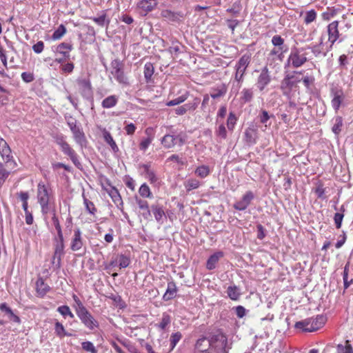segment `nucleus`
<instances>
[{
    "instance_id": "f257e3e1",
    "label": "nucleus",
    "mask_w": 353,
    "mask_h": 353,
    "mask_svg": "<svg viewBox=\"0 0 353 353\" xmlns=\"http://www.w3.org/2000/svg\"><path fill=\"white\" fill-rule=\"evenodd\" d=\"M228 339L221 332H209L201 336L196 341L194 353H212L218 348L227 346Z\"/></svg>"
},
{
    "instance_id": "f03ea898",
    "label": "nucleus",
    "mask_w": 353,
    "mask_h": 353,
    "mask_svg": "<svg viewBox=\"0 0 353 353\" xmlns=\"http://www.w3.org/2000/svg\"><path fill=\"white\" fill-rule=\"evenodd\" d=\"M325 321V316L323 315H317L315 318L311 317L297 321L294 327L298 329H302L303 332H312L323 327Z\"/></svg>"
},
{
    "instance_id": "7ed1b4c3",
    "label": "nucleus",
    "mask_w": 353,
    "mask_h": 353,
    "mask_svg": "<svg viewBox=\"0 0 353 353\" xmlns=\"http://www.w3.org/2000/svg\"><path fill=\"white\" fill-rule=\"evenodd\" d=\"M55 143L61 147L63 153L68 156L74 165L79 170H82V165L78 159V155L76 152L65 141L63 134H56L54 136Z\"/></svg>"
},
{
    "instance_id": "20e7f679",
    "label": "nucleus",
    "mask_w": 353,
    "mask_h": 353,
    "mask_svg": "<svg viewBox=\"0 0 353 353\" xmlns=\"http://www.w3.org/2000/svg\"><path fill=\"white\" fill-rule=\"evenodd\" d=\"M65 119L71 132H72L75 142L81 148L86 147L88 141L85 135L80 126L77 125V120L71 116L65 117Z\"/></svg>"
},
{
    "instance_id": "39448f33",
    "label": "nucleus",
    "mask_w": 353,
    "mask_h": 353,
    "mask_svg": "<svg viewBox=\"0 0 353 353\" xmlns=\"http://www.w3.org/2000/svg\"><path fill=\"white\" fill-rule=\"evenodd\" d=\"M304 50L305 48H297L294 47L292 48L285 67L290 64L295 68L302 66L307 61L306 53H302Z\"/></svg>"
},
{
    "instance_id": "423d86ee",
    "label": "nucleus",
    "mask_w": 353,
    "mask_h": 353,
    "mask_svg": "<svg viewBox=\"0 0 353 353\" xmlns=\"http://www.w3.org/2000/svg\"><path fill=\"white\" fill-rule=\"evenodd\" d=\"M76 313L81 323L88 330L93 331L99 327V322L94 318L85 307H81L79 310H76Z\"/></svg>"
},
{
    "instance_id": "0eeeda50",
    "label": "nucleus",
    "mask_w": 353,
    "mask_h": 353,
    "mask_svg": "<svg viewBox=\"0 0 353 353\" xmlns=\"http://www.w3.org/2000/svg\"><path fill=\"white\" fill-rule=\"evenodd\" d=\"M73 46L72 44L63 42L59 44L54 52L57 55L60 57H57L54 60L55 62L62 64L70 59V52L72 50Z\"/></svg>"
},
{
    "instance_id": "6e6552de",
    "label": "nucleus",
    "mask_w": 353,
    "mask_h": 353,
    "mask_svg": "<svg viewBox=\"0 0 353 353\" xmlns=\"http://www.w3.org/2000/svg\"><path fill=\"white\" fill-rule=\"evenodd\" d=\"M110 65L112 69L111 74L117 81L120 83L128 84V79L124 74L123 61L119 59H115L112 61Z\"/></svg>"
},
{
    "instance_id": "1a4fd4ad",
    "label": "nucleus",
    "mask_w": 353,
    "mask_h": 353,
    "mask_svg": "<svg viewBox=\"0 0 353 353\" xmlns=\"http://www.w3.org/2000/svg\"><path fill=\"white\" fill-rule=\"evenodd\" d=\"M341 27H339V22L334 21L330 23L327 26L328 41L333 45L338 39L341 42L345 37L341 32Z\"/></svg>"
},
{
    "instance_id": "9d476101",
    "label": "nucleus",
    "mask_w": 353,
    "mask_h": 353,
    "mask_svg": "<svg viewBox=\"0 0 353 353\" xmlns=\"http://www.w3.org/2000/svg\"><path fill=\"white\" fill-rule=\"evenodd\" d=\"M251 61V54H243L237 62L235 68L236 70L235 74V79L237 81L243 80V75L245 72L246 68L249 65Z\"/></svg>"
},
{
    "instance_id": "9b49d317",
    "label": "nucleus",
    "mask_w": 353,
    "mask_h": 353,
    "mask_svg": "<svg viewBox=\"0 0 353 353\" xmlns=\"http://www.w3.org/2000/svg\"><path fill=\"white\" fill-rule=\"evenodd\" d=\"M77 83L79 86L81 96L87 100L93 101V92L90 80L89 79H78Z\"/></svg>"
},
{
    "instance_id": "f8f14e48",
    "label": "nucleus",
    "mask_w": 353,
    "mask_h": 353,
    "mask_svg": "<svg viewBox=\"0 0 353 353\" xmlns=\"http://www.w3.org/2000/svg\"><path fill=\"white\" fill-rule=\"evenodd\" d=\"M330 94L332 97V106L337 112L345 99L343 91L341 88L334 87L331 88Z\"/></svg>"
},
{
    "instance_id": "ddd939ff",
    "label": "nucleus",
    "mask_w": 353,
    "mask_h": 353,
    "mask_svg": "<svg viewBox=\"0 0 353 353\" xmlns=\"http://www.w3.org/2000/svg\"><path fill=\"white\" fill-rule=\"evenodd\" d=\"M301 80L295 78L293 74H286L281 82V89L284 95H288L296 84Z\"/></svg>"
},
{
    "instance_id": "4468645a",
    "label": "nucleus",
    "mask_w": 353,
    "mask_h": 353,
    "mask_svg": "<svg viewBox=\"0 0 353 353\" xmlns=\"http://www.w3.org/2000/svg\"><path fill=\"white\" fill-rule=\"evenodd\" d=\"M254 199V194L252 191H247L242 196L241 199L233 204V208L239 211H244L250 205Z\"/></svg>"
},
{
    "instance_id": "2eb2a0df",
    "label": "nucleus",
    "mask_w": 353,
    "mask_h": 353,
    "mask_svg": "<svg viewBox=\"0 0 353 353\" xmlns=\"http://www.w3.org/2000/svg\"><path fill=\"white\" fill-rule=\"evenodd\" d=\"M270 81L271 77L270 75L269 69L267 66H265L262 68L261 74L258 77L256 86L260 91H263Z\"/></svg>"
},
{
    "instance_id": "dca6fc26",
    "label": "nucleus",
    "mask_w": 353,
    "mask_h": 353,
    "mask_svg": "<svg viewBox=\"0 0 353 353\" xmlns=\"http://www.w3.org/2000/svg\"><path fill=\"white\" fill-rule=\"evenodd\" d=\"M161 16L170 22H180L183 19L185 14L181 11L174 12L171 10L165 9L161 12Z\"/></svg>"
},
{
    "instance_id": "f3484780",
    "label": "nucleus",
    "mask_w": 353,
    "mask_h": 353,
    "mask_svg": "<svg viewBox=\"0 0 353 353\" xmlns=\"http://www.w3.org/2000/svg\"><path fill=\"white\" fill-rule=\"evenodd\" d=\"M244 140L245 143L249 145H254L256 143L257 139V128L254 124H251L244 132Z\"/></svg>"
},
{
    "instance_id": "a211bd4d",
    "label": "nucleus",
    "mask_w": 353,
    "mask_h": 353,
    "mask_svg": "<svg viewBox=\"0 0 353 353\" xmlns=\"http://www.w3.org/2000/svg\"><path fill=\"white\" fill-rule=\"evenodd\" d=\"M83 245V241L81 236V232L79 228H77L74 231V235L70 243V249L77 252L80 250Z\"/></svg>"
},
{
    "instance_id": "6ab92c4d",
    "label": "nucleus",
    "mask_w": 353,
    "mask_h": 353,
    "mask_svg": "<svg viewBox=\"0 0 353 353\" xmlns=\"http://www.w3.org/2000/svg\"><path fill=\"white\" fill-rule=\"evenodd\" d=\"M107 185L110 187V189H105L109 196L112 198V201L117 206L121 209L123 206V201L118 190L113 185H111L109 181H107Z\"/></svg>"
},
{
    "instance_id": "aec40b11",
    "label": "nucleus",
    "mask_w": 353,
    "mask_h": 353,
    "mask_svg": "<svg viewBox=\"0 0 353 353\" xmlns=\"http://www.w3.org/2000/svg\"><path fill=\"white\" fill-rule=\"evenodd\" d=\"M54 254L56 255H64V237L63 234H57L53 238Z\"/></svg>"
},
{
    "instance_id": "412c9836",
    "label": "nucleus",
    "mask_w": 353,
    "mask_h": 353,
    "mask_svg": "<svg viewBox=\"0 0 353 353\" xmlns=\"http://www.w3.org/2000/svg\"><path fill=\"white\" fill-rule=\"evenodd\" d=\"M0 310L7 315L8 319L15 323L21 324V320L20 317L15 314L10 307L6 303H1L0 304Z\"/></svg>"
},
{
    "instance_id": "4be33fe9",
    "label": "nucleus",
    "mask_w": 353,
    "mask_h": 353,
    "mask_svg": "<svg viewBox=\"0 0 353 353\" xmlns=\"http://www.w3.org/2000/svg\"><path fill=\"white\" fill-rule=\"evenodd\" d=\"M37 199L39 203H50V195L49 191L43 183L38 184Z\"/></svg>"
},
{
    "instance_id": "5701e85b",
    "label": "nucleus",
    "mask_w": 353,
    "mask_h": 353,
    "mask_svg": "<svg viewBox=\"0 0 353 353\" xmlns=\"http://www.w3.org/2000/svg\"><path fill=\"white\" fill-rule=\"evenodd\" d=\"M0 154L7 163L12 159L11 149L6 141L2 138L0 139Z\"/></svg>"
},
{
    "instance_id": "b1692460",
    "label": "nucleus",
    "mask_w": 353,
    "mask_h": 353,
    "mask_svg": "<svg viewBox=\"0 0 353 353\" xmlns=\"http://www.w3.org/2000/svg\"><path fill=\"white\" fill-rule=\"evenodd\" d=\"M178 289L176 288L175 282L173 281L168 283V287L165 294L163 296V299L165 301H168L173 299L176 296Z\"/></svg>"
},
{
    "instance_id": "393cba45",
    "label": "nucleus",
    "mask_w": 353,
    "mask_h": 353,
    "mask_svg": "<svg viewBox=\"0 0 353 353\" xmlns=\"http://www.w3.org/2000/svg\"><path fill=\"white\" fill-rule=\"evenodd\" d=\"M223 256L224 253L222 251H219L212 254L207 261L206 268L209 270H214L219 260L223 257Z\"/></svg>"
},
{
    "instance_id": "a878e982",
    "label": "nucleus",
    "mask_w": 353,
    "mask_h": 353,
    "mask_svg": "<svg viewBox=\"0 0 353 353\" xmlns=\"http://www.w3.org/2000/svg\"><path fill=\"white\" fill-rule=\"evenodd\" d=\"M272 43L281 51V53L279 54V57L283 52L288 50L287 46L284 44V39L279 34L273 36L272 38Z\"/></svg>"
},
{
    "instance_id": "bb28decb",
    "label": "nucleus",
    "mask_w": 353,
    "mask_h": 353,
    "mask_svg": "<svg viewBox=\"0 0 353 353\" xmlns=\"http://www.w3.org/2000/svg\"><path fill=\"white\" fill-rule=\"evenodd\" d=\"M50 290V286L45 283L43 279L40 277L36 282V290L40 297L44 296Z\"/></svg>"
},
{
    "instance_id": "cd10ccee",
    "label": "nucleus",
    "mask_w": 353,
    "mask_h": 353,
    "mask_svg": "<svg viewBox=\"0 0 353 353\" xmlns=\"http://www.w3.org/2000/svg\"><path fill=\"white\" fill-rule=\"evenodd\" d=\"M150 163L139 165V167L143 169L145 178H147L151 183H154L157 181V177L154 172L150 169Z\"/></svg>"
},
{
    "instance_id": "c85d7f7f",
    "label": "nucleus",
    "mask_w": 353,
    "mask_h": 353,
    "mask_svg": "<svg viewBox=\"0 0 353 353\" xmlns=\"http://www.w3.org/2000/svg\"><path fill=\"white\" fill-rule=\"evenodd\" d=\"M157 6V0H142L138 3V7L145 12L152 11Z\"/></svg>"
},
{
    "instance_id": "c756f323",
    "label": "nucleus",
    "mask_w": 353,
    "mask_h": 353,
    "mask_svg": "<svg viewBox=\"0 0 353 353\" xmlns=\"http://www.w3.org/2000/svg\"><path fill=\"white\" fill-rule=\"evenodd\" d=\"M161 144L165 148H173L177 142L175 141V135L167 134L161 140Z\"/></svg>"
},
{
    "instance_id": "7c9ffc66",
    "label": "nucleus",
    "mask_w": 353,
    "mask_h": 353,
    "mask_svg": "<svg viewBox=\"0 0 353 353\" xmlns=\"http://www.w3.org/2000/svg\"><path fill=\"white\" fill-rule=\"evenodd\" d=\"M103 135L104 141L110 146L112 151L114 153H117L119 151V150L116 142L114 141L111 134L108 131L105 130L103 132Z\"/></svg>"
},
{
    "instance_id": "2f4dec72",
    "label": "nucleus",
    "mask_w": 353,
    "mask_h": 353,
    "mask_svg": "<svg viewBox=\"0 0 353 353\" xmlns=\"http://www.w3.org/2000/svg\"><path fill=\"white\" fill-rule=\"evenodd\" d=\"M323 45L322 42L313 46H307L305 48V50H311L312 52L316 57H320L321 55H323V57L326 56L327 52H323Z\"/></svg>"
},
{
    "instance_id": "473e14b6",
    "label": "nucleus",
    "mask_w": 353,
    "mask_h": 353,
    "mask_svg": "<svg viewBox=\"0 0 353 353\" xmlns=\"http://www.w3.org/2000/svg\"><path fill=\"white\" fill-rule=\"evenodd\" d=\"M119 100V97L116 95H110L105 98L101 103V105L103 108H111L114 107Z\"/></svg>"
},
{
    "instance_id": "72a5a7b5",
    "label": "nucleus",
    "mask_w": 353,
    "mask_h": 353,
    "mask_svg": "<svg viewBox=\"0 0 353 353\" xmlns=\"http://www.w3.org/2000/svg\"><path fill=\"white\" fill-rule=\"evenodd\" d=\"M227 294L229 298L233 301H237L240 298V289L236 285H230L227 289Z\"/></svg>"
},
{
    "instance_id": "f704fd0d",
    "label": "nucleus",
    "mask_w": 353,
    "mask_h": 353,
    "mask_svg": "<svg viewBox=\"0 0 353 353\" xmlns=\"http://www.w3.org/2000/svg\"><path fill=\"white\" fill-rule=\"evenodd\" d=\"M227 92V87L225 84H222L221 86L216 88H212L210 97L215 99L223 97Z\"/></svg>"
},
{
    "instance_id": "c9c22d12",
    "label": "nucleus",
    "mask_w": 353,
    "mask_h": 353,
    "mask_svg": "<svg viewBox=\"0 0 353 353\" xmlns=\"http://www.w3.org/2000/svg\"><path fill=\"white\" fill-rule=\"evenodd\" d=\"M154 72V68L153 64L150 62H147L144 65V78L146 83H150L152 80V77Z\"/></svg>"
},
{
    "instance_id": "e433bc0d",
    "label": "nucleus",
    "mask_w": 353,
    "mask_h": 353,
    "mask_svg": "<svg viewBox=\"0 0 353 353\" xmlns=\"http://www.w3.org/2000/svg\"><path fill=\"white\" fill-rule=\"evenodd\" d=\"M151 210L154 216V218L157 222H160L162 217L165 216V212L163 208L158 204H154L151 205Z\"/></svg>"
},
{
    "instance_id": "4c0bfd02",
    "label": "nucleus",
    "mask_w": 353,
    "mask_h": 353,
    "mask_svg": "<svg viewBox=\"0 0 353 353\" xmlns=\"http://www.w3.org/2000/svg\"><path fill=\"white\" fill-rule=\"evenodd\" d=\"M90 19L101 27H103L105 26L108 27L110 22V19H107V15L105 12H103V14L99 17H90Z\"/></svg>"
},
{
    "instance_id": "58836bf2",
    "label": "nucleus",
    "mask_w": 353,
    "mask_h": 353,
    "mask_svg": "<svg viewBox=\"0 0 353 353\" xmlns=\"http://www.w3.org/2000/svg\"><path fill=\"white\" fill-rule=\"evenodd\" d=\"M336 353H353V347L349 340L345 341V345L338 344Z\"/></svg>"
},
{
    "instance_id": "ea45409f",
    "label": "nucleus",
    "mask_w": 353,
    "mask_h": 353,
    "mask_svg": "<svg viewBox=\"0 0 353 353\" xmlns=\"http://www.w3.org/2000/svg\"><path fill=\"white\" fill-rule=\"evenodd\" d=\"M54 332L56 335L60 338H62L65 336H72L71 334H69L65 332V328L62 323L57 321L54 324Z\"/></svg>"
},
{
    "instance_id": "a19ab883",
    "label": "nucleus",
    "mask_w": 353,
    "mask_h": 353,
    "mask_svg": "<svg viewBox=\"0 0 353 353\" xmlns=\"http://www.w3.org/2000/svg\"><path fill=\"white\" fill-rule=\"evenodd\" d=\"M334 125L332 126V132L336 134V135H338L340 134V132H341L342 130V127H343V117H341V116H336L335 118H334Z\"/></svg>"
},
{
    "instance_id": "79ce46f5",
    "label": "nucleus",
    "mask_w": 353,
    "mask_h": 353,
    "mask_svg": "<svg viewBox=\"0 0 353 353\" xmlns=\"http://www.w3.org/2000/svg\"><path fill=\"white\" fill-rule=\"evenodd\" d=\"M200 183L196 179H189L184 183L186 191L190 192L199 187Z\"/></svg>"
},
{
    "instance_id": "37998d69",
    "label": "nucleus",
    "mask_w": 353,
    "mask_h": 353,
    "mask_svg": "<svg viewBox=\"0 0 353 353\" xmlns=\"http://www.w3.org/2000/svg\"><path fill=\"white\" fill-rule=\"evenodd\" d=\"M66 32V28L64 25L61 24L59 26L57 29L53 32L52 39L53 40L60 39Z\"/></svg>"
},
{
    "instance_id": "c03bdc74",
    "label": "nucleus",
    "mask_w": 353,
    "mask_h": 353,
    "mask_svg": "<svg viewBox=\"0 0 353 353\" xmlns=\"http://www.w3.org/2000/svg\"><path fill=\"white\" fill-rule=\"evenodd\" d=\"M171 323V317L167 313H163L161 322L157 325V327L162 330H164L166 327Z\"/></svg>"
},
{
    "instance_id": "a18cd8bd",
    "label": "nucleus",
    "mask_w": 353,
    "mask_h": 353,
    "mask_svg": "<svg viewBox=\"0 0 353 353\" xmlns=\"http://www.w3.org/2000/svg\"><path fill=\"white\" fill-rule=\"evenodd\" d=\"M139 193L141 196L144 198L151 199L152 197V194L150 191V189L146 183H143L141 185L139 190Z\"/></svg>"
},
{
    "instance_id": "49530a36",
    "label": "nucleus",
    "mask_w": 353,
    "mask_h": 353,
    "mask_svg": "<svg viewBox=\"0 0 353 353\" xmlns=\"http://www.w3.org/2000/svg\"><path fill=\"white\" fill-rule=\"evenodd\" d=\"M182 339V334L180 332L172 333L170 338V349L172 350Z\"/></svg>"
},
{
    "instance_id": "de8ad7c7",
    "label": "nucleus",
    "mask_w": 353,
    "mask_h": 353,
    "mask_svg": "<svg viewBox=\"0 0 353 353\" xmlns=\"http://www.w3.org/2000/svg\"><path fill=\"white\" fill-rule=\"evenodd\" d=\"M271 117H274V115H270L267 110L263 109L261 110L260 113L258 116L260 123L265 124L266 127L268 126L266 123Z\"/></svg>"
},
{
    "instance_id": "09e8293b",
    "label": "nucleus",
    "mask_w": 353,
    "mask_h": 353,
    "mask_svg": "<svg viewBox=\"0 0 353 353\" xmlns=\"http://www.w3.org/2000/svg\"><path fill=\"white\" fill-rule=\"evenodd\" d=\"M52 221L53 225H54V228H55V229H56V230L57 232V234H63L61 226L60 225L59 219L57 216L56 210H55L54 208L52 209Z\"/></svg>"
},
{
    "instance_id": "8fccbe9b",
    "label": "nucleus",
    "mask_w": 353,
    "mask_h": 353,
    "mask_svg": "<svg viewBox=\"0 0 353 353\" xmlns=\"http://www.w3.org/2000/svg\"><path fill=\"white\" fill-rule=\"evenodd\" d=\"M9 175L10 172L4 168L2 163H0V188L2 187Z\"/></svg>"
},
{
    "instance_id": "3c124183",
    "label": "nucleus",
    "mask_w": 353,
    "mask_h": 353,
    "mask_svg": "<svg viewBox=\"0 0 353 353\" xmlns=\"http://www.w3.org/2000/svg\"><path fill=\"white\" fill-rule=\"evenodd\" d=\"M83 203L88 213L94 215L97 211L94 204L85 196H83Z\"/></svg>"
},
{
    "instance_id": "603ef678",
    "label": "nucleus",
    "mask_w": 353,
    "mask_h": 353,
    "mask_svg": "<svg viewBox=\"0 0 353 353\" xmlns=\"http://www.w3.org/2000/svg\"><path fill=\"white\" fill-rule=\"evenodd\" d=\"M81 347L82 349L85 352L90 353H98V351L94 347V344L90 341L82 342Z\"/></svg>"
},
{
    "instance_id": "864d4df0",
    "label": "nucleus",
    "mask_w": 353,
    "mask_h": 353,
    "mask_svg": "<svg viewBox=\"0 0 353 353\" xmlns=\"http://www.w3.org/2000/svg\"><path fill=\"white\" fill-rule=\"evenodd\" d=\"M188 99V93L185 94H183L174 99L170 100L167 102L166 105L168 106H174L179 105L183 102H184Z\"/></svg>"
},
{
    "instance_id": "5fc2aeb1",
    "label": "nucleus",
    "mask_w": 353,
    "mask_h": 353,
    "mask_svg": "<svg viewBox=\"0 0 353 353\" xmlns=\"http://www.w3.org/2000/svg\"><path fill=\"white\" fill-rule=\"evenodd\" d=\"M57 311L65 318L67 316H69L70 318H74V314H72L70 307L68 305L59 306L57 308Z\"/></svg>"
},
{
    "instance_id": "6e6d98bb",
    "label": "nucleus",
    "mask_w": 353,
    "mask_h": 353,
    "mask_svg": "<svg viewBox=\"0 0 353 353\" xmlns=\"http://www.w3.org/2000/svg\"><path fill=\"white\" fill-rule=\"evenodd\" d=\"M195 173L200 177L201 178H205L206 177L209 173H210V170H209V168L208 166H206V165H201V166H199L198 167L196 170H195Z\"/></svg>"
},
{
    "instance_id": "4d7b16f0",
    "label": "nucleus",
    "mask_w": 353,
    "mask_h": 353,
    "mask_svg": "<svg viewBox=\"0 0 353 353\" xmlns=\"http://www.w3.org/2000/svg\"><path fill=\"white\" fill-rule=\"evenodd\" d=\"M130 263V258L125 254L119 255V265L120 268H125L128 267Z\"/></svg>"
},
{
    "instance_id": "13d9d810",
    "label": "nucleus",
    "mask_w": 353,
    "mask_h": 353,
    "mask_svg": "<svg viewBox=\"0 0 353 353\" xmlns=\"http://www.w3.org/2000/svg\"><path fill=\"white\" fill-rule=\"evenodd\" d=\"M316 18V12L314 10H310L307 11L305 14L304 18V22L306 24H309L313 22Z\"/></svg>"
},
{
    "instance_id": "bf43d9fd",
    "label": "nucleus",
    "mask_w": 353,
    "mask_h": 353,
    "mask_svg": "<svg viewBox=\"0 0 353 353\" xmlns=\"http://www.w3.org/2000/svg\"><path fill=\"white\" fill-rule=\"evenodd\" d=\"M242 97L241 99L244 102H250L253 98V92L251 89H243L241 92Z\"/></svg>"
},
{
    "instance_id": "052dcab7",
    "label": "nucleus",
    "mask_w": 353,
    "mask_h": 353,
    "mask_svg": "<svg viewBox=\"0 0 353 353\" xmlns=\"http://www.w3.org/2000/svg\"><path fill=\"white\" fill-rule=\"evenodd\" d=\"M60 68H61V70L63 73L70 74V73H72L73 72L74 68V65L71 61H70V62L68 61L66 63L65 62L64 63L61 64Z\"/></svg>"
},
{
    "instance_id": "680f3d73",
    "label": "nucleus",
    "mask_w": 353,
    "mask_h": 353,
    "mask_svg": "<svg viewBox=\"0 0 353 353\" xmlns=\"http://www.w3.org/2000/svg\"><path fill=\"white\" fill-rule=\"evenodd\" d=\"M344 217L343 212H336L334 216V221L336 229H340L342 225V221Z\"/></svg>"
},
{
    "instance_id": "e2e57ef3",
    "label": "nucleus",
    "mask_w": 353,
    "mask_h": 353,
    "mask_svg": "<svg viewBox=\"0 0 353 353\" xmlns=\"http://www.w3.org/2000/svg\"><path fill=\"white\" fill-rule=\"evenodd\" d=\"M241 10V7L239 3L235 2L233 3L232 6L228 9H227V12L231 13L233 16L237 17Z\"/></svg>"
},
{
    "instance_id": "0e129e2a",
    "label": "nucleus",
    "mask_w": 353,
    "mask_h": 353,
    "mask_svg": "<svg viewBox=\"0 0 353 353\" xmlns=\"http://www.w3.org/2000/svg\"><path fill=\"white\" fill-rule=\"evenodd\" d=\"M63 256V255H56L55 254H53L52 264L53 265L54 270H59L61 268V259Z\"/></svg>"
},
{
    "instance_id": "69168bd1",
    "label": "nucleus",
    "mask_w": 353,
    "mask_h": 353,
    "mask_svg": "<svg viewBox=\"0 0 353 353\" xmlns=\"http://www.w3.org/2000/svg\"><path fill=\"white\" fill-rule=\"evenodd\" d=\"M236 121V116L234 113L230 112L227 119V126L230 130H232Z\"/></svg>"
},
{
    "instance_id": "338daca9",
    "label": "nucleus",
    "mask_w": 353,
    "mask_h": 353,
    "mask_svg": "<svg viewBox=\"0 0 353 353\" xmlns=\"http://www.w3.org/2000/svg\"><path fill=\"white\" fill-rule=\"evenodd\" d=\"M200 99L199 98H194L192 102L188 103L185 104L187 110H194L198 107L199 104L200 103Z\"/></svg>"
},
{
    "instance_id": "774afa93",
    "label": "nucleus",
    "mask_w": 353,
    "mask_h": 353,
    "mask_svg": "<svg viewBox=\"0 0 353 353\" xmlns=\"http://www.w3.org/2000/svg\"><path fill=\"white\" fill-rule=\"evenodd\" d=\"M218 137L225 139L227 137V130L223 123L221 124L216 130Z\"/></svg>"
}]
</instances>
